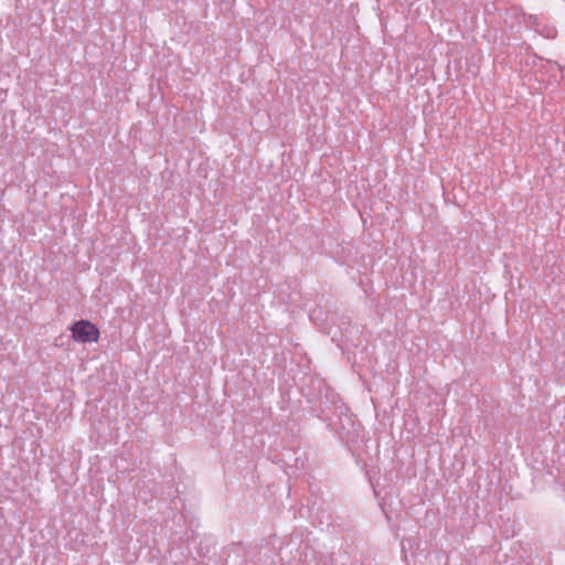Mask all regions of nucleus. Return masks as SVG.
Here are the masks:
<instances>
[{"mask_svg":"<svg viewBox=\"0 0 565 565\" xmlns=\"http://www.w3.org/2000/svg\"><path fill=\"white\" fill-rule=\"evenodd\" d=\"M72 338L76 342H97L99 339V330L88 320L76 321L72 327Z\"/></svg>","mask_w":565,"mask_h":565,"instance_id":"nucleus-1","label":"nucleus"}]
</instances>
